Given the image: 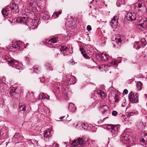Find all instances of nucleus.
Here are the masks:
<instances>
[{
	"label": "nucleus",
	"mask_w": 147,
	"mask_h": 147,
	"mask_svg": "<svg viewBox=\"0 0 147 147\" xmlns=\"http://www.w3.org/2000/svg\"><path fill=\"white\" fill-rule=\"evenodd\" d=\"M16 21L18 23L24 24L28 26L30 25L32 26H37L38 20L32 19L28 17L22 16L17 18Z\"/></svg>",
	"instance_id": "obj_1"
},
{
	"label": "nucleus",
	"mask_w": 147,
	"mask_h": 147,
	"mask_svg": "<svg viewBox=\"0 0 147 147\" xmlns=\"http://www.w3.org/2000/svg\"><path fill=\"white\" fill-rule=\"evenodd\" d=\"M96 58L97 59L99 58L100 60L103 61H107L111 63V64L115 65H117L118 63L121 62L119 60L116 59L113 60L111 57L108 55L106 53H102L100 55H97Z\"/></svg>",
	"instance_id": "obj_2"
},
{
	"label": "nucleus",
	"mask_w": 147,
	"mask_h": 147,
	"mask_svg": "<svg viewBox=\"0 0 147 147\" xmlns=\"http://www.w3.org/2000/svg\"><path fill=\"white\" fill-rule=\"evenodd\" d=\"M133 7L136 12L140 16L143 15L147 11V8L144 3L141 1H138L134 4Z\"/></svg>",
	"instance_id": "obj_3"
},
{
	"label": "nucleus",
	"mask_w": 147,
	"mask_h": 147,
	"mask_svg": "<svg viewBox=\"0 0 147 147\" xmlns=\"http://www.w3.org/2000/svg\"><path fill=\"white\" fill-rule=\"evenodd\" d=\"M120 125H113L112 124H108L107 125V129L110 131L111 135L113 137L117 136L118 134V132Z\"/></svg>",
	"instance_id": "obj_4"
},
{
	"label": "nucleus",
	"mask_w": 147,
	"mask_h": 147,
	"mask_svg": "<svg viewBox=\"0 0 147 147\" xmlns=\"http://www.w3.org/2000/svg\"><path fill=\"white\" fill-rule=\"evenodd\" d=\"M5 59L7 60L8 63L10 64L12 67H15L19 70L21 68V64L18 61L13 58H10L7 56H5Z\"/></svg>",
	"instance_id": "obj_5"
},
{
	"label": "nucleus",
	"mask_w": 147,
	"mask_h": 147,
	"mask_svg": "<svg viewBox=\"0 0 147 147\" xmlns=\"http://www.w3.org/2000/svg\"><path fill=\"white\" fill-rule=\"evenodd\" d=\"M125 16L126 20L128 21H131L133 23H135L138 22V17L134 12H129L127 13Z\"/></svg>",
	"instance_id": "obj_6"
},
{
	"label": "nucleus",
	"mask_w": 147,
	"mask_h": 147,
	"mask_svg": "<svg viewBox=\"0 0 147 147\" xmlns=\"http://www.w3.org/2000/svg\"><path fill=\"white\" fill-rule=\"evenodd\" d=\"M138 23H139L137 26V28L141 30H143L145 28H146L147 27V20L144 17L138 18Z\"/></svg>",
	"instance_id": "obj_7"
},
{
	"label": "nucleus",
	"mask_w": 147,
	"mask_h": 147,
	"mask_svg": "<svg viewBox=\"0 0 147 147\" xmlns=\"http://www.w3.org/2000/svg\"><path fill=\"white\" fill-rule=\"evenodd\" d=\"M124 40V37L123 36L120 35L116 36L115 38V44L114 46L116 48L120 46L121 43L123 42Z\"/></svg>",
	"instance_id": "obj_8"
},
{
	"label": "nucleus",
	"mask_w": 147,
	"mask_h": 147,
	"mask_svg": "<svg viewBox=\"0 0 147 147\" xmlns=\"http://www.w3.org/2000/svg\"><path fill=\"white\" fill-rule=\"evenodd\" d=\"M129 99L130 102L132 103H138V93L134 94L132 92H131L129 94Z\"/></svg>",
	"instance_id": "obj_9"
},
{
	"label": "nucleus",
	"mask_w": 147,
	"mask_h": 147,
	"mask_svg": "<svg viewBox=\"0 0 147 147\" xmlns=\"http://www.w3.org/2000/svg\"><path fill=\"white\" fill-rule=\"evenodd\" d=\"M7 7H8L10 10L13 13H18L19 11L18 4L14 2L11 3L9 5L7 6Z\"/></svg>",
	"instance_id": "obj_10"
},
{
	"label": "nucleus",
	"mask_w": 147,
	"mask_h": 147,
	"mask_svg": "<svg viewBox=\"0 0 147 147\" xmlns=\"http://www.w3.org/2000/svg\"><path fill=\"white\" fill-rule=\"evenodd\" d=\"M83 143V140L81 138H78L77 140H74L72 142V144L74 147H80Z\"/></svg>",
	"instance_id": "obj_11"
},
{
	"label": "nucleus",
	"mask_w": 147,
	"mask_h": 147,
	"mask_svg": "<svg viewBox=\"0 0 147 147\" xmlns=\"http://www.w3.org/2000/svg\"><path fill=\"white\" fill-rule=\"evenodd\" d=\"M12 46L10 47V49L13 48L17 49L18 48V50L20 49V46L22 45V42L20 41L12 42Z\"/></svg>",
	"instance_id": "obj_12"
},
{
	"label": "nucleus",
	"mask_w": 147,
	"mask_h": 147,
	"mask_svg": "<svg viewBox=\"0 0 147 147\" xmlns=\"http://www.w3.org/2000/svg\"><path fill=\"white\" fill-rule=\"evenodd\" d=\"M100 110L103 114H104L105 113H106L107 114H109L110 113L109 108L106 105H103L101 106L100 108Z\"/></svg>",
	"instance_id": "obj_13"
},
{
	"label": "nucleus",
	"mask_w": 147,
	"mask_h": 147,
	"mask_svg": "<svg viewBox=\"0 0 147 147\" xmlns=\"http://www.w3.org/2000/svg\"><path fill=\"white\" fill-rule=\"evenodd\" d=\"M40 18L42 19L47 20L50 17L47 11H43L40 13Z\"/></svg>",
	"instance_id": "obj_14"
},
{
	"label": "nucleus",
	"mask_w": 147,
	"mask_h": 147,
	"mask_svg": "<svg viewBox=\"0 0 147 147\" xmlns=\"http://www.w3.org/2000/svg\"><path fill=\"white\" fill-rule=\"evenodd\" d=\"M128 135L127 134L125 133L122 134L120 137V141L123 143H125V142H127L128 141L129 138Z\"/></svg>",
	"instance_id": "obj_15"
},
{
	"label": "nucleus",
	"mask_w": 147,
	"mask_h": 147,
	"mask_svg": "<svg viewBox=\"0 0 147 147\" xmlns=\"http://www.w3.org/2000/svg\"><path fill=\"white\" fill-rule=\"evenodd\" d=\"M111 24L112 28H116L118 24V19L116 20L115 17H113L111 20Z\"/></svg>",
	"instance_id": "obj_16"
},
{
	"label": "nucleus",
	"mask_w": 147,
	"mask_h": 147,
	"mask_svg": "<svg viewBox=\"0 0 147 147\" xmlns=\"http://www.w3.org/2000/svg\"><path fill=\"white\" fill-rule=\"evenodd\" d=\"M87 53L90 56V57L92 58V57H95L96 58L97 54L96 53L93 49H88Z\"/></svg>",
	"instance_id": "obj_17"
},
{
	"label": "nucleus",
	"mask_w": 147,
	"mask_h": 147,
	"mask_svg": "<svg viewBox=\"0 0 147 147\" xmlns=\"http://www.w3.org/2000/svg\"><path fill=\"white\" fill-rule=\"evenodd\" d=\"M142 136L143 138L140 140V141L145 145H147V134H144Z\"/></svg>",
	"instance_id": "obj_18"
},
{
	"label": "nucleus",
	"mask_w": 147,
	"mask_h": 147,
	"mask_svg": "<svg viewBox=\"0 0 147 147\" xmlns=\"http://www.w3.org/2000/svg\"><path fill=\"white\" fill-rule=\"evenodd\" d=\"M72 53L73 50L72 47H69L68 49L65 51V53H63V54L64 56H65L72 54Z\"/></svg>",
	"instance_id": "obj_19"
},
{
	"label": "nucleus",
	"mask_w": 147,
	"mask_h": 147,
	"mask_svg": "<svg viewBox=\"0 0 147 147\" xmlns=\"http://www.w3.org/2000/svg\"><path fill=\"white\" fill-rule=\"evenodd\" d=\"M69 110L72 112H74L76 110V107L73 103L69 104L68 107Z\"/></svg>",
	"instance_id": "obj_20"
},
{
	"label": "nucleus",
	"mask_w": 147,
	"mask_h": 147,
	"mask_svg": "<svg viewBox=\"0 0 147 147\" xmlns=\"http://www.w3.org/2000/svg\"><path fill=\"white\" fill-rule=\"evenodd\" d=\"M51 132V131L49 129L45 130L44 135V137L46 138H49L50 137L52 136Z\"/></svg>",
	"instance_id": "obj_21"
},
{
	"label": "nucleus",
	"mask_w": 147,
	"mask_h": 147,
	"mask_svg": "<svg viewBox=\"0 0 147 147\" xmlns=\"http://www.w3.org/2000/svg\"><path fill=\"white\" fill-rule=\"evenodd\" d=\"M10 11V10L8 7H7V6L5 9H2L1 12L2 13L4 16H8Z\"/></svg>",
	"instance_id": "obj_22"
},
{
	"label": "nucleus",
	"mask_w": 147,
	"mask_h": 147,
	"mask_svg": "<svg viewBox=\"0 0 147 147\" xmlns=\"http://www.w3.org/2000/svg\"><path fill=\"white\" fill-rule=\"evenodd\" d=\"M133 47L134 49H138L141 47L140 42L138 41L135 42L134 44Z\"/></svg>",
	"instance_id": "obj_23"
},
{
	"label": "nucleus",
	"mask_w": 147,
	"mask_h": 147,
	"mask_svg": "<svg viewBox=\"0 0 147 147\" xmlns=\"http://www.w3.org/2000/svg\"><path fill=\"white\" fill-rule=\"evenodd\" d=\"M137 126L138 129L143 130L145 127V125L142 122H139L137 123Z\"/></svg>",
	"instance_id": "obj_24"
},
{
	"label": "nucleus",
	"mask_w": 147,
	"mask_h": 147,
	"mask_svg": "<svg viewBox=\"0 0 147 147\" xmlns=\"http://www.w3.org/2000/svg\"><path fill=\"white\" fill-rule=\"evenodd\" d=\"M20 135L18 133H16L12 138V141L14 142L20 139Z\"/></svg>",
	"instance_id": "obj_25"
},
{
	"label": "nucleus",
	"mask_w": 147,
	"mask_h": 147,
	"mask_svg": "<svg viewBox=\"0 0 147 147\" xmlns=\"http://www.w3.org/2000/svg\"><path fill=\"white\" fill-rule=\"evenodd\" d=\"M79 126L80 129H84V130H87L88 129L87 124L80 123L76 125V126Z\"/></svg>",
	"instance_id": "obj_26"
},
{
	"label": "nucleus",
	"mask_w": 147,
	"mask_h": 147,
	"mask_svg": "<svg viewBox=\"0 0 147 147\" xmlns=\"http://www.w3.org/2000/svg\"><path fill=\"white\" fill-rule=\"evenodd\" d=\"M98 94L102 98H105L106 96L105 92L102 90H99L97 91Z\"/></svg>",
	"instance_id": "obj_27"
},
{
	"label": "nucleus",
	"mask_w": 147,
	"mask_h": 147,
	"mask_svg": "<svg viewBox=\"0 0 147 147\" xmlns=\"http://www.w3.org/2000/svg\"><path fill=\"white\" fill-rule=\"evenodd\" d=\"M62 12L61 11H60L58 12L57 11L55 12L52 16V18L53 19L56 18L58 17L59 15Z\"/></svg>",
	"instance_id": "obj_28"
},
{
	"label": "nucleus",
	"mask_w": 147,
	"mask_h": 147,
	"mask_svg": "<svg viewBox=\"0 0 147 147\" xmlns=\"http://www.w3.org/2000/svg\"><path fill=\"white\" fill-rule=\"evenodd\" d=\"M61 47L60 49V51L61 52L63 53H65V51L69 47H68V46H66L65 45L61 46Z\"/></svg>",
	"instance_id": "obj_29"
},
{
	"label": "nucleus",
	"mask_w": 147,
	"mask_h": 147,
	"mask_svg": "<svg viewBox=\"0 0 147 147\" xmlns=\"http://www.w3.org/2000/svg\"><path fill=\"white\" fill-rule=\"evenodd\" d=\"M109 100L113 102H117L118 101V100L117 99H116L114 96H109Z\"/></svg>",
	"instance_id": "obj_30"
},
{
	"label": "nucleus",
	"mask_w": 147,
	"mask_h": 147,
	"mask_svg": "<svg viewBox=\"0 0 147 147\" xmlns=\"http://www.w3.org/2000/svg\"><path fill=\"white\" fill-rule=\"evenodd\" d=\"M143 84L142 83H137L136 87L137 91H140L142 89Z\"/></svg>",
	"instance_id": "obj_31"
},
{
	"label": "nucleus",
	"mask_w": 147,
	"mask_h": 147,
	"mask_svg": "<svg viewBox=\"0 0 147 147\" xmlns=\"http://www.w3.org/2000/svg\"><path fill=\"white\" fill-rule=\"evenodd\" d=\"M19 105V108L21 111L24 112L26 110V107L24 105Z\"/></svg>",
	"instance_id": "obj_32"
},
{
	"label": "nucleus",
	"mask_w": 147,
	"mask_h": 147,
	"mask_svg": "<svg viewBox=\"0 0 147 147\" xmlns=\"http://www.w3.org/2000/svg\"><path fill=\"white\" fill-rule=\"evenodd\" d=\"M24 2L23 1H21L19 3V5H18V9H19V8L22 9L24 7Z\"/></svg>",
	"instance_id": "obj_33"
},
{
	"label": "nucleus",
	"mask_w": 147,
	"mask_h": 147,
	"mask_svg": "<svg viewBox=\"0 0 147 147\" xmlns=\"http://www.w3.org/2000/svg\"><path fill=\"white\" fill-rule=\"evenodd\" d=\"M30 5L32 7L34 8L35 7L36 3V2L34 1H32L29 3Z\"/></svg>",
	"instance_id": "obj_34"
},
{
	"label": "nucleus",
	"mask_w": 147,
	"mask_h": 147,
	"mask_svg": "<svg viewBox=\"0 0 147 147\" xmlns=\"http://www.w3.org/2000/svg\"><path fill=\"white\" fill-rule=\"evenodd\" d=\"M45 66L47 69H49L51 71H52L53 70L52 67H51V65L49 63H46Z\"/></svg>",
	"instance_id": "obj_35"
},
{
	"label": "nucleus",
	"mask_w": 147,
	"mask_h": 147,
	"mask_svg": "<svg viewBox=\"0 0 147 147\" xmlns=\"http://www.w3.org/2000/svg\"><path fill=\"white\" fill-rule=\"evenodd\" d=\"M140 43L142 44V45L143 46H145L146 44V40L145 38H143L141 39Z\"/></svg>",
	"instance_id": "obj_36"
},
{
	"label": "nucleus",
	"mask_w": 147,
	"mask_h": 147,
	"mask_svg": "<svg viewBox=\"0 0 147 147\" xmlns=\"http://www.w3.org/2000/svg\"><path fill=\"white\" fill-rule=\"evenodd\" d=\"M33 68L34 69V71L36 73H38L40 71L39 69H38V67L37 65H35L33 67Z\"/></svg>",
	"instance_id": "obj_37"
},
{
	"label": "nucleus",
	"mask_w": 147,
	"mask_h": 147,
	"mask_svg": "<svg viewBox=\"0 0 147 147\" xmlns=\"http://www.w3.org/2000/svg\"><path fill=\"white\" fill-rule=\"evenodd\" d=\"M30 141L33 144L34 146H35L36 144L37 145V144L38 141H36L35 140L32 139Z\"/></svg>",
	"instance_id": "obj_38"
},
{
	"label": "nucleus",
	"mask_w": 147,
	"mask_h": 147,
	"mask_svg": "<svg viewBox=\"0 0 147 147\" xmlns=\"http://www.w3.org/2000/svg\"><path fill=\"white\" fill-rule=\"evenodd\" d=\"M17 88L16 87H12L11 88V90L10 91V93H13L15 92Z\"/></svg>",
	"instance_id": "obj_39"
},
{
	"label": "nucleus",
	"mask_w": 147,
	"mask_h": 147,
	"mask_svg": "<svg viewBox=\"0 0 147 147\" xmlns=\"http://www.w3.org/2000/svg\"><path fill=\"white\" fill-rule=\"evenodd\" d=\"M56 38H51V40H49V42H53V43H55V42H57V41L56 40Z\"/></svg>",
	"instance_id": "obj_40"
},
{
	"label": "nucleus",
	"mask_w": 147,
	"mask_h": 147,
	"mask_svg": "<svg viewBox=\"0 0 147 147\" xmlns=\"http://www.w3.org/2000/svg\"><path fill=\"white\" fill-rule=\"evenodd\" d=\"M138 114V111L135 112V113L134 112H130L129 113H128V115L129 117L131 116H132L134 114L137 115Z\"/></svg>",
	"instance_id": "obj_41"
},
{
	"label": "nucleus",
	"mask_w": 147,
	"mask_h": 147,
	"mask_svg": "<svg viewBox=\"0 0 147 147\" xmlns=\"http://www.w3.org/2000/svg\"><path fill=\"white\" fill-rule=\"evenodd\" d=\"M5 81L6 78L5 76H3L2 78H1L0 83H4V82H5Z\"/></svg>",
	"instance_id": "obj_42"
},
{
	"label": "nucleus",
	"mask_w": 147,
	"mask_h": 147,
	"mask_svg": "<svg viewBox=\"0 0 147 147\" xmlns=\"http://www.w3.org/2000/svg\"><path fill=\"white\" fill-rule=\"evenodd\" d=\"M45 94L43 93H40L39 95V97L41 98L42 99H44V97L45 96Z\"/></svg>",
	"instance_id": "obj_43"
},
{
	"label": "nucleus",
	"mask_w": 147,
	"mask_h": 147,
	"mask_svg": "<svg viewBox=\"0 0 147 147\" xmlns=\"http://www.w3.org/2000/svg\"><path fill=\"white\" fill-rule=\"evenodd\" d=\"M72 80L73 81L72 82V81H71L70 83H71V82L72 83H76V78L74 76H73Z\"/></svg>",
	"instance_id": "obj_44"
},
{
	"label": "nucleus",
	"mask_w": 147,
	"mask_h": 147,
	"mask_svg": "<svg viewBox=\"0 0 147 147\" xmlns=\"http://www.w3.org/2000/svg\"><path fill=\"white\" fill-rule=\"evenodd\" d=\"M117 114V112L115 111H113L112 112V115L113 116H116Z\"/></svg>",
	"instance_id": "obj_45"
},
{
	"label": "nucleus",
	"mask_w": 147,
	"mask_h": 147,
	"mask_svg": "<svg viewBox=\"0 0 147 147\" xmlns=\"http://www.w3.org/2000/svg\"><path fill=\"white\" fill-rule=\"evenodd\" d=\"M83 57L86 59H90V57L88 56L86 54H84L83 55Z\"/></svg>",
	"instance_id": "obj_46"
},
{
	"label": "nucleus",
	"mask_w": 147,
	"mask_h": 147,
	"mask_svg": "<svg viewBox=\"0 0 147 147\" xmlns=\"http://www.w3.org/2000/svg\"><path fill=\"white\" fill-rule=\"evenodd\" d=\"M92 30L91 26L90 25H88L87 27V30L88 31H90Z\"/></svg>",
	"instance_id": "obj_47"
},
{
	"label": "nucleus",
	"mask_w": 147,
	"mask_h": 147,
	"mask_svg": "<svg viewBox=\"0 0 147 147\" xmlns=\"http://www.w3.org/2000/svg\"><path fill=\"white\" fill-rule=\"evenodd\" d=\"M105 65H102L99 66V68L100 69H101L103 68H105Z\"/></svg>",
	"instance_id": "obj_48"
},
{
	"label": "nucleus",
	"mask_w": 147,
	"mask_h": 147,
	"mask_svg": "<svg viewBox=\"0 0 147 147\" xmlns=\"http://www.w3.org/2000/svg\"><path fill=\"white\" fill-rule=\"evenodd\" d=\"M123 93H124L125 94H127L128 93V91L127 89H124L123 91Z\"/></svg>",
	"instance_id": "obj_49"
},
{
	"label": "nucleus",
	"mask_w": 147,
	"mask_h": 147,
	"mask_svg": "<svg viewBox=\"0 0 147 147\" xmlns=\"http://www.w3.org/2000/svg\"><path fill=\"white\" fill-rule=\"evenodd\" d=\"M80 51H81V53L83 55L84 54V51L83 49L82 48H80Z\"/></svg>",
	"instance_id": "obj_50"
},
{
	"label": "nucleus",
	"mask_w": 147,
	"mask_h": 147,
	"mask_svg": "<svg viewBox=\"0 0 147 147\" xmlns=\"http://www.w3.org/2000/svg\"><path fill=\"white\" fill-rule=\"evenodd\" d=\"M47 99L49 100V96L47 95V96L45 95L44 97V99Z\"/></svg>",
	"instance_id": "obj_51"
},
{
	"label": "nucleus",
	"mask_w": 147,
	"mask_h": 147,
	"mask_svg": "<svg viewBox=\"0 0 147 147\" xmlns=\"http://www.w3.org/2000/svg\"><path fill=\"white\" fill-rule=\"evenodd\" d=\"M26 60L27 61V63H28L29 62V59L28 57H25Z\"/></svg>",
	"instance_id": "obj_52"
},
{
	"label": "nucleus",
	"mask_w": 147,
	"mask_h": 147,
	"mask_svg": "<svg viewBox=\"0 0 147 147\" xmlns=\"http://www.w3.org/2000/svg\"><path fill=\"white\" fill-rule=\"evenodd\" d=\"M126 104V102H123L122 104V106L123 107H124L125 106Z\"/></svg>",
	"instance_id": "obj_53"
},
{
	"label": "nucleus",
	"mask_w": 147,
	"mask_h": 147,
	"mask_svg": "<svg viewBox=\"0 0 147 147\" xmlns=\"http://www.w3.org/2000/svg\"><path fill=\"white\" fill-rule=\"evenodd\" d=\"M57 78H55L54 80H53V82H56V83H59V82H57Z\"/></svg>",
	"instance_id": "obj_54"
},
{
	"label": "nucleus",
	"mask_w": 147,
	"mask_h": 147,
	"mask_svg": "<svg viewBox=\"0 0 147 147\" xmlns=\"http://www.w3.org/2000/svg\"><path fill=\"white\" fill-rule=\"evenodd\" d=\"M108 118V117H105L102 120V121H105V119H107Z\"/></svg>",
	"instance_id": "obj_55"
},
{
	"label": "nucleus",
	"mask_w": 147,
	"mask_h": 147,
	"mask_svg": "<svg viewBox=\"0 0 147 147\" xmlns=\"http://www.w3.org/2000/svg\"><path fill=\"white\" fill-rule=\"evenodd\" d=\"M40 23V22L39 21V20H38V22L37 23V26Z\"/></svg>",
	"instance_id": "obj_56"
},
{
	"label": "nucleus",
	"mask_w": 147,
	"mask_h": 147,
	"mask_svg": "<svg viewBox=\"0 0 147 147\" xmlns=\"http://www.w3.org/2000/svg\"><path fill=\"white\" fill-rule=\"evenodd\" d=\"M144 56L146 60H147V55H145Z\"/></svg>",
	"instance_id": "obj_57"
},
{
	"label": "nucleus",
	"mask_w": 147,
	"mask_h": 147,
	"mask_svg": "<svg viewBox=\"0 0 147 147\" xmlns=\"http://www.w3.org/2000/svg\"><path fill=\"white\" fill-rule=\"evenodd\" d=\"M65 117V116H63L62 117H60L59 118V119H62L64 118Z\"/></svg>",
	"instance_id": "obj_58"
},
{
	"label": "nucleus",
	"mask_w": 147,
	"mask_h": 147,
	"mask_svg": "<svg viewBox=\"0 0 147 147\" xmlns=\"http://www.w3.org/2000/svg\"><path fill=\"white\" fill-rule=\"evenodd\" d=\"M94 0H92V1H91V2H90V4H92V3L93 2H94Z\"/></svg>",
	"instance_id": "obj_59"
},
{
	"label": "nucleus",
	"mask_w": 147,
	"mask_h": 147,
	"mask_svg": "<svg viewBox=\"0 0 147 147\" xmlns=\"http://www.w3.org/2000/svg\"><path fill=\"white\" fill-rule=\"evenodd\" d=\"M28 45H29V43H26V47H25V48H26V46H27Z\"/></svg>",
	"instance_id": "obj_60"
},
{
	"label": "nucleus",
	"mask_w": 147,
	"mask_h": 147,
	"mask_svg": "<svg viewBox=\"0 0 147 147\" xmlns=\"http://www.w3.org/2000/svg\"><path fill=\"white\" fill-rule=\"evenodd\" d=\"M31 94L32 96L33 95V92H31Z\"/></svg>",
	"instance_id": "obj_61"
},
{
	"label": "nucleus",
	"mask_w": 147,
	"mask_h": 147,
	"mask_svg": "<svg viewBox=\"0 0 147 147\" xmlns=\"http://www.w3.org/2000/svg\"><path fill=\"white\" fill-rule=\"evenodd\" d=\"M145 96L146 97V98H147V94H144Z\"/></svg>",
	"instance_id": "obj_62"
},
{
	"label": "nucleus",
	"mask_w": 147,
	"mask_h": 147,
	"mask_svg": "<svg viewBox=\"0 0 147 147\" xmlns=\"http://www.w3.org/2000/svg\"><path fill=\"white\" fill-rule=\"evenodd\" d=\"M29 94H27V95H26L27 97H28V96H29Z\"/></svg>",
	"instance_id": "obj_63"
},
{
	"label": "nucleus",
	"mask_w": 147,
	"mask_h": 147,
	"mask_svg": "<svg viewBox=\"0 0 147 147\" xmlns=\"http://www.w3.org/2000/svg\"><path fill=\"white\" fill-rule=\"evenodd\" d=\"M126 147H131L129 145V146H127Z\"/></svg>",
	"instance_id": "obj_64"
}]
</instances>
